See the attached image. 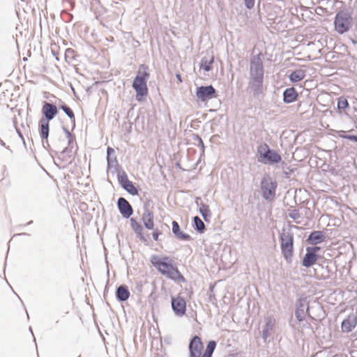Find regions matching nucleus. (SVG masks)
<instances>
[{"label": "nucleus", "instance_id": "a19ab883", "mask_svg": "<svg viewBox=\"0 0 357 357\" xmlns=\"http://www.w3.org/2000/svg\"><path fill=\"white\" fill-rule=\"evenodd\" d=\"M113 151H114V150H113L111 147H108V149H107V153H108V155H109L111 152H112Z\"/></svg>", "mask_w": 357, "mask_h": 357}, {"label": "nucleus", "instance_id": "cd10ccee", "mask_svg": "<svg viewBox=\"0 0 357 357\" xmlns=\"http://www.w3.org/2000/svg\"><path fill=\"white\" fill-rule=\"evenodd\" d=\"M215 347L216 342L214 340L208 342L206 346V349L202 356L205 357H212V354L215 349Z\"/></svg>", "mask_w": 357, "mask_h": 357}, {"label": "nucleus", "instance_id": "e433bc0d", "mask_svg": "<svg viewBox=\"0 0 357 357\" xmlns=\"http://www.w3.org/2000/svg\"><path fill=\"white\" fill-rule=\"evenodd\" d=\"M341 137L357 142V135H340Z\"/></svg>", "mask_w": 357, "mask_h": 357}, {"label": "nucleus", "instance_id": "ddd939ff", "mask_svg": "<svg viewBox=\"0 0 357 357\" xmlns=\"http://www.w3.org/2000/svg\"><path fill=\"white\" fill-rule=\"evenodd\" d=\"M119 209L124 218H129L132 213V209L128 202L124 198H119L118 200Z\"/></svg>", "mask_w": 357, "mask_h": 357}, {"label": "nucleus", "instance_id": "6e6552de", "mask_svg": "<svg viewBox=\"0 0 357 357\" xmlns=\"http://www.w3.org/2000/svg\"><path fill=\"white\" fill-rule=\"evenodd\" d=\"M309 314L308 302L306 298H300L297 301L295 316L299 322L305 319V316Z\"/></svg>", "mask_w": 357, "mask_h": 357}, {"label": "nucleus", "instance_id": "f03ea898", "mask_svg": "<svg viewBox=\"0 0 357 357\" xmlns=\"http://www.w3.org/2000/svg\"><path fill=\"white\" fill-rule=\"evenodd\" d=\"M174 261L170 257L158 258V271L167 278L178 282H184V277L174 266Z\"/></svg>", "mask_w": 357, "mask_h": 357}, {"label": "nucleus", "instance_id": "72a5a7b5", "mask_svg": "<svg viewBox=\"0 0 357 357\" xmlns=\"http://www.w3.org/2000/svg\"><path fill=\"white\" fill-rule=\"evenodd\" d=\"M320 250V247L314 246V247H307L306 248V251L310 252L312 254L317 255L316 253Z\"/></svg>", "mask_w": 357, "mask_h": 357}, {"label": "nucleus", "instance_id": "4be33fe9", "mask_svg": "<svg viewBox=\"0 0 357 357\" xmlns=\"http://www.w3.org/2000/svg\"><path fill=\"white\" fill-rule=\"evenodd\" d=\"M305 77V71L298 69L293 71L289 75V79L292 82H297L303 79Z\"/></svg>", "mask_w": 357, "mask_h": 357}, {"label": "nucleus", "instance_id": "f3484780", "mask_svg": "<svg viewBox=\"0 0 357 357\" xmlns=\"http://www.w3.org/2000/svg\"><path fill=\"white\" fill-rule=\"evenodd\" d=\"M298 94L294 87L287 88L283 92V101L291 103L297 99Z\"/></svg>", "mask_w": 357, "mask_h": 357}, {"label": "nucleus", "instance_id": "412c9836", "mask_svg": "<svg viewBox=\"0 0 357 357\" xmlns=\"http://www.w3.org/2000/svg\"><path fill=\"white\" fill-rule=\"evenodd\" d=\"M143 222L145 227L149 229H153L154 227L153 214L149 211H146L143 215Z\"/></svg>", "mask_w": 357, "mask_h": 357}, {"label": "nucleus", "instance_id": "2eb2a0df", "mask_svg": "<svg viewBox=\"0 0 357 357\" xmlns=\"http://www.w3.org/2000/svg\"><path fill=\"white\" fill-rule=\"evenodd\" d=\"M325 233L323 231H314L307 238V242L312 245L319 244L324 241Z\"/></svg>", "mask_w": 357, "mask_h": 357}, {"label": "nucleus", "instance_id": "dca6fc26", "mask_svg": "<svg viewBox=\"0 0 357 357\" xmlns=\"http://www.w3.org/2000/svg\"><path fill=\"white\" fill-rule=\"evenodd\" d=\"M275 324V319H273L272 317H269L266 319V324L264 326L263 331H262V337L264 341H266L268 337H269L271 336Z\"/></svg>", "mask_w": 357, "mask_h": 357}, {"label": "nucleus", "instance_id": "423d86ee", "mask_svg": "<svg viewBox=\"0 0 357 357\" xmlns=\"http://www.w3.org/2000/svg\"><path fill=\"white\" fill-rule=\"evenodd\" d=\"M277 183L269 176H264L261 181L262 196L266 200H272L275 195Z\"/></svg>", "mask_w": 357, "mask_h": 357}, {"label": "nucleus", "instance_id": "a211bd4d", "mask_svg": "<svg viewBox=\"0 0 357 357\" xmlns=\"http://www.w3.org/2000/svg\"><path fill=\"white\" fill-rule=\"evenodd\" d=\"M172 232L179 240L189 241L191 239L190 235L181 231L179 225L176 221L172 222Z\"/></svg>", "mask_w": 357, "mask_h": 357}, {"label": "nucleus", "instance_id": "0eeeda50", "mask_svg": "<svg viewBox=\"0 0 357 357\" xmlns=\"http://www.w3.org/2000/svg\"><path fill=\"white\" fill-rule=\"evenodd\" d=\"M196 96L202 102L216 97V90L212 85L201 86L197 88Z\"/></svg>", "mask_w": 357, "mask_h": 357}, {"label": "nucleus", "instance_id": "4c0bfd02", "mask_svg": "<svg viewBox=\"0 0 357 357\" xmlns=\"http://www.w3.org/2000/svg\"><path fill=\"white\" fill-rule=\"evenodd\" d=\"M172 338L169 336L165 337L163 339L161 338V344L162 345L163 343L166 344H171Z\"/></svg>", "mask_w": 357, "mask_h": 357}, {"label": "nucleus", "instance_id": "ea45409f", "mask_svg": "<svg viewBox=\"0 0 357 357\" xmlns=\"http://www.w3.org/2000/svg\"><path fill=\"white\" fill-rule=\"evenodd\" d=\"M151 263H152V264H153V266H155V264H156V258H155V257H153L151 258Z\"/></svg>", "mask_w": 357, "mask_h": 357}, {"label": "nucleus", "instance_id": "473e14b6", "mask_svg": "<svg viewBox=\"0 0 357 357\" xmlns=\"http://www.w3.org/2000/svg\"><path fill=\"white\" fill-rule=\"evenodd\" d=\"M61 108L70 119L75 121V114L70 107L66 105H62Z\"/></svg>", "mask_w": 357, "mask_h": 357}, {"label": "nucleus", "instance_id": "7ed1b4c3", "mask_svg": "<svg viewBox=\"0 0 357 357\" xmlns=\"http://www.w3.org/2000/svg\"><path fill=\"white\" fill-rule=\"evenodd\" d=\"M149 76V73L148 72V68L144 65H141L139 67L137 76L132 83V87L137 93V100L139 101H141L148 93L146 81Z\"/></svg>", "mask_w": 357, "mask_h": 357}, {"label": "nucleus", "instance_id": "4468645a", "mask_svg": "<svg viewBox=\"0 0 357 357\" xmlns=\"http://www.w3.org/2000/svg\"><path fill=\"white\" fill-rule=\"evenodd\" d=\"M357 324V317L354 314L349 315L342 322V330L343 332H351Z\"/></svg>", "mask_w": 357, "mask_h": 357}, {"label": "nucleus", "instance_id": "aec40b11", "mask_svg": "<svg viewBox=\"0 0 357 357\" xmlns=\"http://www.w3.org/2000/svg\"><path fill=\"white\" fill-rule=\"evenodd\" d=\"M266 153L267 154L264 157V159H266L270 164L278 163L282 160L281 156L273 149H270V151Z\"/></svg>", "mask_w": 357, "mask_h": 357}, {"label": "nucleus", "instance_id": "a878e982", "mask_svg": "<svg viewBox=\"0 0 357 357\" xmlns=\"http://www.w3.org/2000/svg\"><path fill=\"white\" fill-rule=\"evenodd\" d=\"M40 123V136L43 139H47L49 135V121L42 119Z\"/></svg>", "mask_w": 357, "mask_h": 357}, {"label": "nucleus", "instance_id": "c03bdc74", "mask_svg": "<svg viewBox=\"0 0 357 357\" xmlns=\"http://www.w3.org/2000/svg\"><path fill=\"white\" fill-rule=\"evenodd\" d=\"M149 301H151V300H153V301L154 300V297H153V294H151L150 295V296H149Z\"/></svg>", "mask_w": 357, "mask_h": 357}, {"label": "nucleus", "instance_id": "f257e3e1", "mask_svg": "<svg viewBox=\"0 0 357 357\" xmlns=\"http://www.w3.org/2000/svg\"><path fill=\"white\" fill-rule=\"evenodd\" d=\"M264 65L261 54L254 55L250 61L248 88L254 97L259 98L263 92Z\"/></svg>", "mask_w": 357, "mask_h": 357}, {"label": "nucleus", "instance_id": "9b49d317", "mask_svg": "<svg viewBox=\"0 0 357 357\" xmlns=\"http://www.w3.org/2000/svg\"><path fill=\"white\" fill-rule=\"evenodd\" d=\"M42 113L45 118L44 120L50 121L57 114L58 109L56 105L45 102L42 107Z\"/></svg>", "mask_w": 357, "mask_h": 357}, {"label": "nucleus", "instance_id": "393cba45", "mask_svg": "<svg viewBox=\"0 0 357 357\" xmlns=\"http://www.w3.org/2000/svg\"><path fill=\"white\" fill-rule=\"evenodd\" d=\"M194 229L199 233L202 234L206 230V227L203 221L198 216L193 218Z\"/></svg>", "mask_w": 357, "mask_h": 357}, {"label": "nucleus", "instance_id": "6ab92c4d", "mask_svg": "<svg viewBox=\"0 0 357 357\" xmlns=\"http://www.w3.org/2000/svg\"><path fill=\"white\" fill-rule=\"evenodd\" d=\"M318 259V255L311 253L310 252H306L302 261V265L304 267L309 268L315 264Z\"/></svg>", "mask_w": 357, "mask_h": 357}, {"label": "nucleus", "instance_id": "a18cd8bd", "mask_svg": "<svg viewBox=\"0 0 357 357\" xmlns=\"http://www.w3.org/2000/svg\"><path fill=\"white\" fill-rule=\"evenodd\" d=\"M21 1H23V2H26V3H28V2H29V1H30L31 0H21Z\"/></svg>", "mask_w": 357, "mask_h": 357}, {"label": "nucleus", "instance_id": "7c9ffc66", "mask_svg": "<svg viewBox=\"0 0 357 357\" xmlns=\"http://www.w3.org/2000/svg\"><path fill=\"white\" fill-rule=\"evenodd\" d=\"M349 107V102L347 99L344 98H340L337 101V108L339 109H344Z\"/></svg>", "mask_w": 357, "mask_h": 357}, {"label": "nucleus", "instance_id": "bb28decb", "mask_svg": "<svg viewBox=\"0 0 357 357\" xmlns=\"http://www.w3.org/2000/svg\"><path fill=\"white\" fill-rule=\"evenodd\" d=\"M199 213L202 214L203 218L204 219L205 221H208V218L211 217V213L209 210V207L208 205H206L204 204H202L200 207H199Z\"/></svg>", "mask_w": 357, "mask_h": 357}, {"label": "nucleus", "instance_id": "79ce46f5", "mask_svg": "<svg viewBox=\"0 0 357 357\" xmlns=\"http://www.w3.org/2000/svg\"><path fill=\"white\" fill-rule=\"evenodd\" d=\"M153 237L155 240H156V231H153L152 232Z\"/></svg>", "mask_w": 357, "mask_h": 357}, {"label": "nucleus", "instance_id": "c85d7f7f", "mask_svg": "<svg viewBox=\"0 0 357 357\" xmlns=\"http://www.w3.org/2000/svg\"><path fill=\"white\" fill-rule=\"evenodd\" d=\"M269 146L266 144H262L259 146L257 149V152L259 154L260 157L264 158V157L266 155V153L270 151Z\"/></svg>", "mask_w": 357, "mask_h": 357}, {"label": "nucleus", "instance_id": "58836bf2", "mask_svg": "<svg viewBox=\"0 0 357 357\" xmlns=\"http://www.w3.org/2000/svg\"><path fill=\"white\" fill-rule=\"evenodd\" d=\"M74 53V50L70 49V48H68L66 50V54H65V56L66 57L68 56H71L73 55Z\"/></svg>", "mask_w": 357, "mask_h": 357}, {"label": "nucleus", "instance_id": "9d476101", "mask_svg": "<svg viewBox=\"0 0 357 357\" xmlns=\"http://www.w3.org/2000/svg\"><path fill=\"white\" fill-rule=\"evenodd\" d=\"M202 348L201 339L197 335L194 336L189 344L190 357H199Z\"/></svg>", "mask_w": 357, "mask_h": 357}, {"label": "nucleus", "instance_id": "37998d69", "mask_svg": "<svg viewBox=\"0 0 357 357\" xmlns=\"http://www.w3.org/2000/svg\"><path fill=\"white\" fill-rule=\"evenodd\" d=\"M176 77H177L178 80L180 82H182V80H181V75H180L177 74V75H176Z\"/></svg>", "mask_w": 357, "mask_h": 357}, {"label": "nucleus", "instance_id": "c756f323", "mask_svg": "<svg viewBox=\"0 0 357 357\" xmlns=\"http://www.w3.org/2000/svg\"><path fill=\"white\" fill-rule=\"evenodd\" d=\"M193 139L195 141V144H196L197 146H199L201 148L202 153H204V142H203L202 138L197 135H194Z\"/></svg>", "mask_w": 357, "mask_h": 357}, {"label": "nucleus", "instance_id": "5701e85b", "mask_svg": "<svg viewBox=\"0 0 357 357\" xmlns=\"http://www.w3.org/2000/svg\"><path fill=\"white\" fill-rule=\"evenodd\" d=\"M130 296V292L126 286H120L116 291V297L121 301H126Z\"/></svg>", "mask_w": 357, "mask_h": 357}, {"label": "nucleus", "instance_id": "f8f14e48", "mask_svg": "<svg viewBox=\"0 0 357 357\" xmlns=\"http://www.w3.org/2000/svg\"><path fill=\"white\" fill-rule=\"evenodd\" d=\"M119 181L122 187L126 190L130 194L132 195H137V190L132 183L129 181L127 175L125 173L119 174L118 176Z\"/></svg>", "mask_w": 357, "mask_h": 357}, {"label": "nucleus", "instance_id": "1a4fd4ad", "mask_svg": "<svg viewBox=\"0 0 357 357\" xmlns=\"http://www.w3.org/2000/svg\"><path fill=\"white\" fill-rule=\"evenodd\" d=\"M172 307L176 315L181 317L185 314L186 303L185 301L178 296L172 298Z\"/></svg>", "mask_w": 357, "mask_h": 357}, {"label": "nucleus", "instance_id": "f704fd0d", "mask_svg": "<svg viewBox=\"0 0 357 357\" xmlns=\"http://www.w3.org/2000/svg\"><path fill=\"white\" fill-rule=\"evenodd\" d=\"M131 222H132V227L133 229L136 232H139V231L141 230L140 225L136 221H135L132 219L131 220Z\"/></svg>", "mask_w": 357, "mask_h": 357}, {"label": "nucleus", "instance_id": "20e7f679", "mask_svg": "<svg viewBox=\"0 0 357 357\" xmlns=\"http://www.w3.org/2000/svg\"><path fill=\"white\" fill-rule=\"evenodd\" d=\"M334 29L339 34H343L353 26L351 13L346 9L338 11L334 19Z\"/></svg>", "mask_w": 357, "mask_h": 357}, {"label": "nucleus", "instance_id": "2f4dec72", "mask_svg": "<svg viewBox=\"0 0 357 357\" xmlns=\"http://www.w3.org/2000/svg\"><path fill=\"white\" fill-rule=\"evenodd\" d=\"M289 217L293 219L296 223H299L297 220L301 218V213L297 209L291 210L289 213Z\"/></svg>", "mask_w": 357, "mask_h": 357}, {"label": "nucleus", "instance_id": "c9c22d12", "mask_svg": "<svg viewBox=\"0 0 357 357\" xmlns=\"http://www.w3.org/2000/svg\"><path fill=\"white\" fill-rule=\"evenodd\" d=\"M247 8L251 9L255 5V0H244Z\"/></svg>", "mask_w": 357, "mask_h": 357}, {"label": "nucleus", "instance_id": "39448f33", "mask_svg": "<svg viewBox=\"0 0 357 357\" xmlns=\"http://www.w3.org/2000/svg\"><path fill=\"white\" fill-rule=\"evenodd\" d=\"M281 251L287 263L292 261L294 252V234L291 230L283 229L280 234Z\"/></svg>", "mask_w": 357, "mask_h": 357}, {"label": "nucleus", "instance_id": "b1692460", "mask_svg": "<svg viewBox=\"0 0 357 357\" xmlns=\"http://www.w3.org/2000/svg\"><path fill=\"white\" fill-rule=\"evenodd\" d=\"M213 63V56H204L200 63V68L204 69L205 71L211 70V65Z\"/></svg>", "mask_w": 357, "mask_h": 357}]
</instances>
